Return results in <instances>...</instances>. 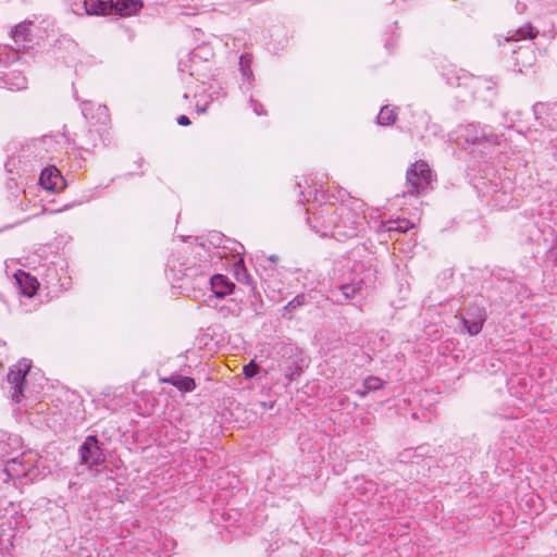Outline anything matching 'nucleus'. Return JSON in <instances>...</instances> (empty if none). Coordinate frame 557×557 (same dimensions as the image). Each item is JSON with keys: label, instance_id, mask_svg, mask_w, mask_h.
<instances>
[{"label": "nucleus", "instance_id": "obj_1", "mask_svg": "<svg viewBox=\"0 0 557 557\" xmlns=\"http://www.w3.org/2000/svg\"><path fill=\"white\" fill-rule=\"evenodd\" d=\"M308 222L312 230L321 236H332L344 240L357 236L364 216L362 202L348 197L339 205L324 202L309 209Z\"/></svg>", "mask_w": 557, "mask_h": 557}, {"label": "nucleus", "instance_id": "obj_2", "mask_svg": "<svg viewBox=\"0 0 557 557\" xmlns=\"http://www.w3.org/2000/svg\"><path fill=\"white\" fill-rule=\"evenodd\" d=\"M332 295L336 302L354 299L362 289L363 281L352 270L349 259L336 260L332 270Z\"/></svg>", "mask_w": 557, "mask_h": 557}, {"label": "nucleus", "instance_id": "obj_3", "mask_svg": "<svg viewBox=\"0 0 557 557\" xmlns=\"http://www.w3.org/2000/svg\"><path fill=\"white\" fill-rule=\"evenodd\" d=\"M433 180L432 171L429 164L423 161H417L411 164L406 173L407 195H417L428 188Z\"/></svg>", "mask_w": 557, "mask_h": 557}, {"label": "nucleus", "instance_id": "obj_4", "mask_svg": "<svg viewBox=\"0 0 557 557\" xmlns=\"http://www.w3.org/2000/svg\"><path fill=\"white\" fill-rule=\"evenodd\" d=\"M79 456L82 462L86 463L89 469H96L103 465L106 456L99 445L97 436L89 435L86 437L83 445L79 447Z\"/></svg>", "mask_w": 557, "mask_h": 557}, {"label": "nucleus", "instance_id": "obj_5", "mask_svg": "<svg viewBox=\"0 0 557 557\" xmlns=\"http://www.w3.org/2000/svg\"><path fill=\"white\" fill-rule=\"evenodd\" d=\"M30 368V362L22 360L13 366L8 373V383L11 387V399L18 403L23 396L25 376Z\"/></svg>", "mask_w": 557, "mask_h": 557}, {"label": "nucleus", "instance_id": "obj_6", "mask_svg": "<svg viewBox=\"0 0 557 557\" xmlns=\"http://www.w3.org/2000/svg\"><path fill=\"white\" fill-rule=\"evenodd\" d=\"M486 320L485 310L480 307L469 308L462 315V323L470 335H478Z\"/></svg>", "mask_w": 557, "mask_h": 557}, {"label": "nucleus", "instance_id": "obj_7", "mask_svg": "<svg viewBox=\"0 0 557 557\" xmlns=\"http://www.w3.org/2000/svg\"><path fill=\"white\" fill-rule=\"evenodd\" d=\"M32 22H22L16 25L12 30V39L16 47V50H27L32 48L33 39H32Z\"/></svg>", "mask_w": 557, "mask_h": 557}, {"label": "nucleus", "instance_id": "obj_8", "mask_svg": "<svg viewBox=\"0 0 557 557\" xmlns=\"http://www.w3.org/2000/svg\"><path fill=\"white\" fill-rule=\"evenodd\" d=\"M4 467L5 471L10 473L12 481L29 475L33 469V465L25 459L24 454L11 458L4 463Z\"/></svg>", "mask_w": 557, "mask_h": 557}, {"label": "nucleus", "instance_id": "obj_9", "mask_svg": "<svg viewBox=\"0 0 557 557\" xmlns=\"http://www.w3.org/2000/svg\"><path fill=\"white\" fill-rule=\"evenodd\" d=\"M39 183L45 189L51 191L59 190L64 186L63 177L60 171L54 166L42 170Z\"/></svg>", "mask_w": 557, "mask_h": 557}, {"label": "nucleus", "instance_id": "obj_10", "mask_svg": "<svg viewBox=\"0 0 557 557\" xmlns=\"http://www.w3.org/2000/svg\"><path fill=\"white\" fill-rule=\"evenodd\" d=\"M211 290L216 298H223L233 293L235 284L222 274L210 277Z\"/></svg>", "mask_w": 557, "mask_h": 557}, {"label": "nucleus", "instance_id": "obj_11", "mask_svg": "<svg viewBox=\"0 0 557 557\" xmlns=\"http://www.w3.org/2000/svg\"><path fill=\"white\" fill-rule=\"evenodd\" d=\"M515 54V66L522 73L524 69L531 67L535 62V53L530 46L519 47L518 50H513Z\"/></svg>", "mask_w": 557, "mask_h": 557}, {"label": "nucleus", "instance_id": "obj_12", "mask_svg": "<svg viewBox=\"0 0 557 557\" xmlns=\"http://www.w3.org/2000/svg\"><path fill=\"white\" fill-rule=\"evenodd\" d=\"M88 15H107L113 11V0H84Z\"/></svg>", "mask_w": 557, "mask_h": 557}, {"label": "nucleus", "instance_id": "obj_13", "mask_svg": "<svg viewBox=\"0 0 557 557\" xmlns=\"http://www.w3.org/2000/svg\"><path fill=\"white\" fill-rule=\"evenodd\" d=\"M15 280L21 287L22 294L26 297H33L38 288V282L34 276H30L24 271L15 273Z\"/></svg>", "mask_w": 557, "mask_h": 557}, {"label": "nucleus", "instance_id": "obj_14", "mask_svg": "<svg viewBox=\"0 0 557 557\" xmlns=\"http://www.w3.org/2000/svg\"><path fill=\"white\" fill-rule=\"evenodd\" d=\"M161 381L175 386L178 391L184 393L193 392L196 388V383L193 377L181 374H172Z\"/></svg>", "mask_w": 557, "mask_h": 557}, {"label": "nucleus", "instance_id": "obj_15", "mask_svg": "<svg viewBox=\"0 0 557 557\" xmlns=\"http://www.w3.org/2000/svg\"><path fill=\"white\" fill-rule=\"evenodd\" d=\"M20 445L21 438L17 435L0 431V458L12 454Z\"/></svg>", "mask_w": 557, "mask_h": 557}, {"label": "nucleus", "instance_id": "obj_16", "mask_svg": "<svg viewBox=\"0 0 557 557\" xmlns=\"http://www.w3.org/2000/svg\"><path fill=\"white\" fill-rule=\"evenodd\" d=\"M143 8L140 0H116L113 2V11L121 16H131Z\"/></svg>", "mask_w": 557, "mask_h": 557}, {"label": "nucleus", "instance_id": "obj_17", "mask_svg": "<svg viewBox=\"0 0 557 557\" xmlns=\"http://www.w3.org/2000/svg\"><path fill=\"white\" fill-rule=\"evenodd\" d=\"M539 30L534 28L530 23L519 27L518 29L510 32L508 36L504 38L505 41H518L521 39H533L537 36Z\"/></svg>", "mask_w": 557, "mask_h": 557}, {"label": "nucleus", "instance_id": "obj_18", "mask_svg": "<svg viewBox=\"0 0 557 557\" xmlns=\"http://www.w3.org/2000/svg\"><path fill=\"white\" fill-rule=\"evenodd\" d=\"M459 136L467 143L476 144L484 137V132L476 124H467L459 128Z\"/></svg>", "mask_w": 557, "mask_h": 557}, {"label": "nucleus", "instance_id": "obj_19", "mask_svg": "<svg viewBox=\"0 0 557 557\" xmlns=\"http://www.w3.org/2000/svg\"><path fill=\"white\" fill-rule=\"evenodd\" d=\"M396 119L397 113L395 109H392L388 106H384L377 115V123L383 126H388L394 124Z\"/></svg>", "mask_w": 557, "mask_h": 557}, {"label": "nucleus", "instance_id": "obj_20", "mask_svg": "<svg viewBox=\"0 0 557 557\" xmlns=\"http://www.w3.org/2000/svg\"><path fill=\"white\" fill-rule=\"evenodd\" d=\"M306 295L299 294L296 297H294L284 308L283 317L287 318L286 313H292L293 311L299 309L306 304ZM288 319H292V315H288Z\"/></svg>", "mask_w": 557, "mask_h": 557}, {"label": "nucleus", "instance_id": "obj_21", "mask_svg": "<svg viewBox=\"0 0 557 557\" xmlns=\"http://www.w3.org/2000/svg\"><path fill=\"white\" fill-rule=\"evenodd\" d=\"M239 70L243 78L247 81L252 78L251 58L248 54L242 55L239 58Z\"/></svg>", "mask_w": 557, "mask_h": 557}, {"label": "nucleus", "instance_id": "obj_22", "mask_svg": "<svg viewBox=\"0 0 557 557\" xmlns=\"http://www.w3.org/2000/svg\"><path fill=\"white\" fill-rule=\"evenodd\" d=\"M363 387L369 392L377 391L383 387V381L377 376H368L363 381Z\"/></svg>", "mask_w": 557, "mask_h": 557}, {"label": "nucleus", "instance_id": "obj_23", "mask_svg": "<svg viewBox=\"0 0 557 557\" xmlns=\"http://www.w3.org/2000/svg\"><path fill=\"white\" fill-rule=\"evenodd\" d=\"M235 274L238 282L246 284L249 283V274L247 273V270L243 265V260H240L238 264H236Z\"/></svg>", "mask_w": 557, "mask_h": 557}, {"label": "nucleus", "instance_id": "obj_24", "mask_svg": "<svg viewBox=\"0 0 557 557\" xmlns=\"http://www.w3.org/2000/svg\"><path fill=\"white\" fill-rule=\"evenodd\" d=\"M259 367L250 361L247 366L244 367V374L246 377H253L258 373Z\"/></svg>", "mask_w": 557, "mask_h": 557}, {"label": "nucleus", "instance_id": "obj_25", "mask_svg": "<svg viewBox=\"0 0 557 557\" xmlns=\"http://www.w3.org/2000/svg\"><path fill=\"white\" fill-rule=\"evenodd\" d=\"M12 481V478L8 471H5L4 465L0 467V488H3L9 482Z\"/></svg>", "mask_w": 557, "mask_h": 557}, {"label": "nucleus", "instance_id": "obj_26", "mask_svg": "<svg viewBox=\"0 0 557 557\" xmlns=\"http://www.w3.org/2000/svg\"><path fill=\"white\" fill-rule=\"evenodd\" d=\"M300 372H301V369L299 367H295V369H293V370L288 369V371L285 372V377L288 381H293L300 375Z\"/></svg>", "mask_w": 557, "mask_h": 557}, {"label": "nucleus", "instance_id": "obj_27", "mask_svg": "<svg viewBox=\"0 0 557 557\" xmlns=\"http://www.w3.org/2000/svg\"><path fill=\"white\" fill-rule=\"evenodd\" d=\"M251 107L257 115L265 114V111L262 108V104L258 103L255 100H250Z\"/></svg>", "mask_w": 557, "mask_h": 557}, {"label": "nucleus", "instance_id": "obj_28", "mask_svg": "<svg viewBox=\"0 0 557 557\" xmlns=\"http://www.w3.org/2000/svg\"><path fill=\"white\" fill-rule=\"evenodd\" d=\"M177 123H178L180 125H182V126H188V125H190V123H191V122H190V120H189V117H188V116H186V115H180V116L177 117Z\"/></svg>", "mask_w": 557, "mask_h": 557}, {"label": "nucleus", "instance_id": "obj_29", "mask_svg": "<svg viewBox=\"0 0 557 557\" xmlns=\"http://www.w3.org/2000/svg\"><path fill=\"white\" fill-rule=\"evenodd\" d=\"M53 141V136H45L42 139H40L38 143L42 145H48Z\"/></svg>", "mask_w": 557, "mask_h": 557}, {"label": "nucleus", "instance_id": "obj_30", "mask_svg": "<svg viewBox=\"0 0 557 557\" xmlns=\"http://www.w3.org/2000/svg\"><path fill=\"white\" fill-rule=\"evenodd\" d=\"M91 106L90 102H84L83 103V114L85 117H88V110H89V107Z\"/></svg>", "mask_w": 557, "mask_h": 557}, {"label": "nucleus", "instance_id": "obj_31", "mask_svg": "<svg viewBox=\"0 0 557 557\" xmlns=\"http://www.w3.org/2000/svg\"><path fill=\"white\" fill-rule=\"evenodd\" d=\"M356 393L361 397V398H364L368 394H369V391L367 388H362V389H357Z\"/></svg>", "mask_w": 557, "mask_h": 557}, {"label": "nucleus", "instance_id": "obj_32", "mask_svg": "<svg viewBox=\"0 0 557 557\" xmlns=\"http://www.w3.org/2000/svg\"><path fill=\"white\" fill-rule=\"evenodd\" d=\"M525 8H527L525 4L524 3H520V2H518L517 7H516L518 13H520V14L525 11Z\"/></svg>", "mask_w": 557, "mask_h": 557}, {"label": "nucleus", "instance_id": "obj_33", "mask_svg": "<svg viewBox=\"0 0 557 557\" xmlns=\"http://www.w3.org/2000/svg\"><path fill=\"white\" fill-rule=\"evenodd\" d=\"M228 310H230V311L232 312V314H234V315H237V314L239 313V307H238L236 304H234V308H233V309H230V308H228Z\"/></svg>", "mask_w": 557, "mask_h": 557}, {"label": "nucleus", "instance_id": "obj_34", "mask_svg": "<svg viewBox=\"0 0 557 557\" xmlns=\"http://www.w3.org/2000/svg\"><path fill=\"white\" fill-rule=\"evenodd\" d=\"M17 88L18 89L25 88V79L24 78H22L21 84H17Z\"/></svg>", "mask_w": 557, "mask_h": 557}, {"label": "nucleus", "instance_id": "obj_35", "mask_svg": "<svg viewBox=\"0 0 557 557\" xmlns=\"http://www.w3.org/2000/svg\"><path fill=\"white\" fill-rule=\"evenodd\" d=\"M339 275H341L342 277H347V276H348V272H347V270L339 271Z\"/></svg>", "mask_w": 557, "mask_h": 557}, {"label": "nucleus", "instance_id": "obj_36", "mask_svg": "<svg viewBox=\"0 0 557 557\" xmlns=\"http://www.w3.org/2000/svg\"><path fill=\"white\" fill-rule=\"evenodd\" d=\"M542 108H543V106H542V104H536V106H534V112H535V114H537L539 110H540V109H542Z\"/></svg>", "mask_w": 557, "mask_h": 557}, {"label": "nucleus", "instance_id": "obj_37", "mask_svg": "<svg viewBox=\"0 0 557 557\" xmlns=\"http://www.w3.org/2000/svg\"><path fill=\"white\" fill-rule=\"evenodd\" d=\"M276 259H277V257H275V256L270 257V260H271V261H273V262H274Z\"/></svg>", "mask_w": 557, "mask_h": 557}, {"label": "nucleus", "instance_id": "obj_38", "mask_svg": "<svg viewBox=\"0 0 557 557\" xmlns=\"http://www.w3.org/2000/svg\"><path fill=\"white\" fill-rule=\"evenodd\" d=\"M198 111L203 113L206 112V108H199Z\"/></svg>", "mask_w": 557, "mask_h": 557}, {"label": "nucleus", "instance_id": "obj_39", "mask_svg": "<svg viewBox=\"0 0 557 557\" xmlns=\"http://www.w3.org/2000/svg\"><path fill=\"white\" fill-rule=\"evenodd\" d=\"M184 99H188V95L187 94H184Z\"/></svg>", "mask_w": 557, "mask_h": 557}]
</instances>
